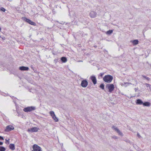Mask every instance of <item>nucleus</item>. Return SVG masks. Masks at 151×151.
Instances as JSON below:
<instances>
[{
  "label": "nucleus",
  "instance_id": "33",
  "mask_svg": "<svg viewBox=\"0 0 151 151\" xmlns=\"http://www.w3.org/2000/svg\"><path fill=\"white\" fill-rule=\"evenodd\" d=\"M1 28L0 27V31H1Z\"/></svg>",
  "mask_w": 151,
  "mask_h": 151
},
{
  "label": "nucleus",
  "instance_id": "31",
  "mask_svg": "<svg viewBox=\"0 0 151 151\" xmlns=\"http://www.w3.org/2000/svg\"><path fill=\"white\" fill-rule=\"evenodd\" d=\"M4 38H4H4H3V37H2V39L3 40H4Z\"/></svg>",
  "mask_w": 151,
  "mask_h": 151
},
{
  "label": "nucleus",
  "instance_id": "28",
  "mask_svg": "<svg viewBox=\"0 0 151 151\" xmlns=\"http://www.w3.org/2000/svg\"><path fill=\"white\" fill-rule=\"evenodd\" d=\"M104 73H100V76L102 77V76L104 75Z\"/></svg>",
  "mask_w": 151,
  "mask_h": 151
},
{
  "label": "nucleus",
  "instance_id": "15",
  "mask_svg": "<svg viewBox=\"0 0 151 151\" xmlns=\"http://www.w3.org/2000/svg\"><path fill=\"white\" fill-rule=\"evenodd\" d=\"M134 45H136L138 44V41L137 40H135L131 41Z\"/></svg>",
  "mask_w": 151,
  "mask_h": 151
},
{
  "label": "nucleus",
  "instance_id": "21",
  "mask_svg": "<svg viewBox=\"0 0 151 151\" xmlns=\"http://www.w3.org/2000/svg\"><path fill=\"white\" fill-rule=\"evenodd\" d=\"M50 115L52 117L53 116H54L55 115V114L54 112L53 111H51L50 112Z\"/></svg>",
  "mask_w": 151,
  "mask_h": 151
},
{
  "label": "nucleus",
  "instance_id": "4",
  "mask_svg": "<svg viewBox=\"0 0 151 151\" xmlns=\"http://www.w3.org/2000/svg\"><path fill=\"white\" fill-rule=\"evenodd\" d=\"M23 20L26 22L29 23V24L31 25H33V26L36 25V24L35 22H32L31 20L26 17L23 18Z\"/></svg>",
  "mask_w": 151,
  "mask_h": 151
},
{
  "label": "nucleus",
  "instance_id": "32",
  "mask_svg": "<svg viewBox=\"0 0 151 151\" xmlns=\"http://www.w3.org/2000/svg\"><path fill=\"white\" fill-rule=\"evenodd\" d=\"M135 91H136L137 89L136 88H135Z\"/></svg>",
  "mask_w": 151,
  "mask_h": 151
},
{
  "label": "nucleus",
  "instance_id": "1",
  "mask_svg": "<svg viewBox=\"0 0 151 151\" xmlns=\"http://www.w3.org/2000/svg\"><path fill=\"white\" fill-rule=\"evenodd\" d=\"M106 88L109 92L111 93L114 89V85L112 84H107L106 86Z\"/></svg>",
  "mask_w": 151,
  "mask_h": 151
},
{
  "label": "nucleus",
  "instance_id": "29",
  "mask_svg": "<svg viewBox=\"0 0 151 151\" xmlns=\"http://www.w3.org/2000/svg\"><path fill=\"white\" fill-rule=\"evenodd\" d=\"M4 139L1 136H0V139Z\"/></svg>",
  "mask_w": 151,
  "mask_h": 151
},
{
  "label": "nucleus",
  "instance_id": "8",
  "mask_svg": "<svg viewBox=\"0 0 151 151\" xmlns=\"http://www.w3.org/2000/svg\"><path fill=\"white\" fill-rule=\"evenodd\" d=\"M14 129V127L12 125H8L6 127V128L5 130L6 132H9Z\"/></svg>",
  "mask_w": 151,
  "mask_h": 151
},
{
  "label": "nucleus",
  "instance_id": "6",
  "mask_svg": "<svg viewBox=\"0 0 151 151\" xmlns=\"http://www.w3.org/2000/svg\"><path fill=\"white\" fill-rule=\"evenodd\" d=\"M112 128L115 131H116L118 134L119 135L121 136H122L123 135V134L122 132H121L120 130L117 128V127L114 126H113L112 127Z\"/></svg>",
  "mask_w": 151,
  "mask_h": 151
},
{
  "label": "nucleus",
  "instance_id": "30",
  "mask_svg": "<svg viewBox=\"0 0 151 151\" xmlns=\"http://www.w3.org/2000/svg\"><path fill=\"white\" fill-rule=\"evenodd\" d=\"M3 143L2 142H0V145H1L3 144Z\"/></svg>",
  "mask_w": 151,
  "mask_h": 151
},
{
  "label": "nucleus",
  "instance_id": "5",
  "mask_svg": "<svg viewBox=\"0 0 151 151\" xmlns=\"http://www.w3.org/2000/svg\"><path fill=\"white\" fill-rule=\"evenodd\" d=\"M33 150L32 151H42L40 147L36 145H33Z\"/></svg>",
  "mask_w": 151,
  "mask_h": 151
},
{
  "label": "nucleus",
  "instance_id": "13",
  "mask_svg": "<svg viewBox=\"0 0 151 151\" xmlns=\"http://www.w3.org/2000/svg\"><path fill=\"white\" fill-rule=\"evenodd\" d=\"M136 103L137 105H142L143 104V102L141 99H138L136 100Z\"/></svg>",
  "mask_w": 151,
  "mask_h": 151
},
{
  "label": "nucleus",
  "instance_id": "34",
  "mask_svg": "<svg viewBox=\"0 0 151 151\" xmlns=\"http://www.w3.org/2000/svg\"><path fill=\"white\" fill-rule=\"evenodd\" d=\"M79 62H82V61H79Z\"/></svg>",
  "mask_w": 151,
  "mask_h": 151
},
{
  "label": "nucleus",
  "instance_id": "3",
  "mask_svg": "<svg viewBox=\"0 0 151 151\" xmlns=\"http://www.w3.org/2000/svg\"><path fill=\"white\" fill-rule=\"evenodd\" d=\"M35 107L33 106H29L23 109V111L25 112H30L31 111L35 110Z\"/></svg>",
  "mask_w": 151,
  "mask_h": 151
},
{
  "label": "nucleus",
  "instance_id": "23",
  "mask_svg": "<svg viewBox=\"0 0 151 151\" xmlns=\"http://www.w3.org/2000/svg\"><path fill=\"white\" fill-rule=\"evenodd\" d=\"M146 86L149 88V89L151 91V86L150 84L148 83L146 84Z\"/></svg>",
  "mask_w": 151,
  "mask_h": 151
},
{
  "label": "nucleus",
  "instance_id": "12",
  "mask_svg": "<svg viewBox=\"0 0 151 151\" xmlns=\"http://www.w3.org/2000/svg\"><path fill=\"white\" fill-rule=\"evenodd\" d=\"M19 69L21 70H28L29 69V68L28 67H25L22 66L19 67Z\"/></svg>",
  "mask_w": 151,
  "mask_h": 151
},
{
  "label": "nucleus",
  "instance_id": "9",
  "mask_svg": "<svg viewBox=\"0 0 151 151\" xmlns=\"http://www.w3.org/2000/svg\"><path fill=\"white\" fill-rule=\"evenodd\" d=\"M97 15V13L94 11H91L89 14V16L91 18H94Z\"/></svg>",
  "mask_w": 151,
  "mask_h": 151
},
{
  "label": "nucleus",
  "instance_id": "7",
  "mask_svg": "<svg viewBox=\"0 0 151 151\" xmlns=\"http://www.w3.org/2000/svg\"><path fill=\"white\" fill-rule=\"evenodd\" d=\"M88 85V82L86 80L82 81L81 84V86L84 88L86 87Z\"/></svg>",
  "mask_w": 151,
  "mask_h": 151
},
{
  "label": "nucleus",
  "instance_id": "16",
  "mask_svg": "<svg viewBox=\"0 0 151 151\" xmlns=\"http://www.w3.org/2000/svg\"><path fill=\"white\" fill-rule=\"evenodd\" d=\"M10 149L12 150H14L15 149V145L14 144H11L9 145Z\"/></svg>",
  "mask_w": 151,
  "mask_h": 151
},
{
  "label": "nucleus",
  "instance_id": "20",
  "mask_svg": "<svg viewBox=\"0 0 151 151\" xmlns=\"http://www.w3.org/2000/svg\"><path fill=\"white\" fill-rule=\"evenodd\" d=\"M6 149L4 147H0V151H5Z\"/></svg>",
  "mask_w": 151,
  "mask_h": 151
},
{
  "label": "nucleus",
  "instance_id": "25",
  "mask_svg": "<svg viewBox=\"0 0 151 151\" xmlns=\"http://www.w3.org/2000/svg\"><path fill=\"white\" fill-rule=\"evenodd\" d=\"M0 10L3 12H5V11H6V9L3 7H1L0 8Z\"/></svg>",
  "mask_w": 151,
  "mask_h": 151
},
{
  "label": "nucleus",
  "instance_id": "19",
  "mask_svg": "<svg viewBox=\"0 0 151 151\" xmlns=\"http://www.w3.org/2000/svg\"><path fill=\"white\" fill-rule=\"evenodd\" d=\"M52 117L55 122H57L58 121V119L56 117L55 115L54 116H52Z\"/></svg>",
  "mask_w": 151,
  "mask_h": 151
},
{
  "label": "nucleus",
  "instance_id": "10",
  "mask_svg": "<svg viewBox=\"0 0 151 151\" xmlns=\"http://www.w3.org/2000/svg\"><path fill=\"white\" fill-rule=\"evenodd\" d=\"M39 129L37 127H34L30 129H28L27 131L29 132H37L38 131Z\"/></svg>",
  "mask_w": 151,
  "mask_h": 151
},
{
  "label": "nucleus",
  "instance_id": "24",
  "mask_svg": "<svg viewBox=\"0 0 151 151\" xmlns=\"http://www.w3.org/2000/svg\"><path fill=\"white\" fill-rule=\"evenodd\" d=\"M142 76L145 78L147 80H149L150 79V78L148 77H147L146 76H144V75H142Z\"/></svg>",
  "mask_w": 151,
  "mask_h": 151
},
{
  "label": "nucleus",
  "instance_id": "11",
  "mask_svg": "<svg viewBox=\"0 0 151 151\" xmlns=\"http://www.w3.org/2000/svg\"><path fill=\"white\" fill-rule=\"evenodd\" d=\"M92 81L94 84L96 83L97 80L96 77L94 76H91L90 77Z\"/></svg>",
  "mask_w": 151,
  "mask_h": 151
},
{
  "label": "nucleus",
  "instance_id": "27",
  "mask_svg": "<svg viewBox=\"0 0 151 151\" xmlns=\"http://www.w3.org/2000/svg\"><path fill=\"white\" fill-rule=\"evenodd\" d=\"M137 136L139 138L141 137V136L138 133H137Z\"/></svg>",
  "mask_w": 151,
  "mask_h": 151
},
{
  "label": "nucleus",
  "instance_id": "17",
  "mask_svg": "<svg viewBox=\"0 0 151 151\" xmlns=\"http://www.w3.org/2000/svg\"><path fill=\"white\" fill-rule=\"evenodd\" d=\"M61 60L63 63H65L67 61V58L66 57H62L61 58Z\"/></svg>",
  "mask_w": 151,
  "mask_h": 151
},
{
  "label": "nucleus",
  "instance_id": "14",
  "mask_svg": "<svg viewBox=\"0 0 151 151\" xmlns=\"http://www.w3.org/2000/svg\"><path fill=\"white\" fill-rule=\"evenodd\" d=\"M143 106H150L151 105L150 103L148 101L143 102Z\"/></svg>",
  "mask_w": 151,
  "mask_h": 151
},
{
  "label": "nucleus",
  "instance_id": "26",
  "mask_svg": "<svg viewBox=\"0 0 151 151\" xmlns=\"http://www.w3.org/2000/svg\"><path fill=\"white\" fill-rule=\"evenodd\" d=\"M112 137L113 139H118V137L116 136H115V135L113 136Z\"/></svg>",
  "mask_w": 151,
  "mask_h": 151
},
{
  "label": "nucleus",
  "instance_id": "18",
  "mask_svg": "<svg viewBox=\"0 0 151 151\" xmlns=\"http://www.w3.org/2000/svg\"><path fill=\"white\" fill-rule=\"evenodd\" d=\"M113 32V30H110L107 31L106 33L107 35H110Z\"/></svg>",
  "mask_w": 151,
  "mask_h": 151
},
{
  "label": "nucleus",
  "instance_id": "35",
  "mask_svg": "<svg viewBox=\"0 0 151 151\" xmlns=\"http://www.w3.org/2000/svg\"><path fill=\"white\" fill-rule=\"evenodd\" d=\"M1 37V36H0V37Z\"/></svg>",
  "mask_w": 151,
  "mask_h": 151
},
{
  "label": "nucleus",
  "instance_id": "22",
  "mask_svg": "<svg viewBox=\"0 0 151 151\" xmlns=\"http://www.w3.org/2000/svg\"><path fill=\"white\" fill-rule=\"evenodd\" d=\"M100 87L102 89L104 90V85L103 83L101 84L100 86Z\"/></svg>",
  "mask_w": 151,
  "mask_h": 151
},
{
  "label": "nucleus",
  "instance_id": "2",
  "mask_svg": "<svg viewBox=\"0 0 151 151\" xmlns=\"http://www.w3.org/2000/svg\"><path fill=\"white\" fill-rule=\"evenodd\" d=\"M113 77L110 75L105 76L103 78L104 81L106 82L110 83L113 80Z\"/></svg>",
  "mask_w": 151,
  "mask_h": 151
}]
</instances>
